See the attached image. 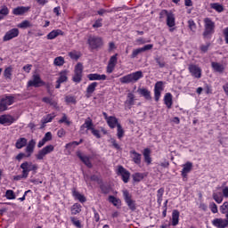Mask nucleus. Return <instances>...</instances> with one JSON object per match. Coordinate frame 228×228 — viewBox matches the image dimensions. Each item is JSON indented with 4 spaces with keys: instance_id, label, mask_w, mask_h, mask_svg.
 Returning <instances> with one entry per match:
<instances>
[{
    "instance_id": "nucleus-48",
    "label": "nucleus",
    "mask_w": 228,
    "mask_h": 228,
    "mask_svg": "<svg viewBox=\"0 0 228 228\" xmlns=\"http://www.w3.org/2000/svg\"><path fill=\"white\" fill-rule=\"evenodd\" d=\"M100 190H102V191L104 194H108V193H110V191H111V187H110V185H108V184H104L102 183L100 184Z\"/></svg>"
},
{
    "instance_id": "nucleus-2",
    "label": "nucleus",
    "mask_w": 228,
    "mask_h": 228,
    "mask_svg": "<svg viewBox=\"0 0 228 228\" xmlns=\"http://www.w3.org/2000/svg\"><path fill=\"white\" fill-rule=\"evenodd\" d=\"M203 22L205 28L203 31V37L210 39L215 34V21H212L211 18H205Z\"/></svg>"
},
{
    "instance_id": "nucleus-53",
    "label": "nucleus",
    "mask_w": 228,
    "mask_h": 228,
    "mask_svg": "<svg viewBox=\"0 0 228 228\" xmlns=\"http://www.w3.org/2000/svg\"><path fill=\"white\" fill-rule=\"evenodd\" d=\"M5 197L8 200H15V192L12 190H8L5 192Z\"/></svg>"
},
{
    "instance_id": "nucleus-34",
    "label": "nucleus",
    "mask_w": 228,
    "mask_h": 228,
    "mask_svg": "<svg viewBox=\"0 0 228 228\" xmlns=\"http://www.w3.org/2000/svg\"><path fill=\"white\" fill-rule=\"evenodd\" d=\"M180 213L178 210H173L172 212V225L175 227L179 224Z\"/></svg>"
},
{
    "instance_id": "nucleus-64",
    "label": "nucleus",
    "mask_w": 228,
    "mask_h": 228,
    "mask_svg": "<svg viewBox=\"0 0 228 228\" xmlns=\"http://www.w3.org/2000/svg\"><path fill=\"white\" fill-rule=\"evenodd\" d=\"M223 35L224 37L225 44L228 45V27L223 30Z\"/></svg>"
},
{
    "instance_id": "nucleus-50",
    "label": "nucleus",
    "mask_w": 228,
    "mask_h": 228,
    "mask_svg": "<svg viewBox=\"0 0 228 228\" xmlns=\"http://www.w3.org/2000/svg\"><path fill=\"white\" fill-rule=\"evenodd\" d=\"M71 213L72 215H77V213H81V205L75 204L71 208Z\"/></svg>"
},
{
    "instance_id": "nucleus-21",
    "label": "nucleus",
    "mask_w": 228,
    "mask_h": 228,
    "mask_svg": "<svg viewBox=\"0 0 228 228\" xmlns=\"http://www.w3.org/2000/svg\"><path fill=\"white\" fill-rule=\"evenodd\" d=\"M77 158L87 167V168H92L94 166L92 165V161H90V158L88 156H83V153L81 151L77 152Z\"/></svg>"
},
{
    "instance_id": "nucleus-7",
    "label": "nucleus",
    "mask_w": 228,
    "mask_h": 228,
    "mask_svg": "<svg viewBox=\"0 0 228 228\" xmlns=\"http://www.w3.org/2000/svg\"><path fill=\"white\" fill-rule=\"evenodd\" d=\"M116 174L117 175L121 177V180L123 181V183H125V184H127V183H129V179H131V173L123 166H118Z\"/></svg>"
},
{
    "instance_id": "nucleus-32",
    "label": "nucleus",
    "mask_w": 228,
    "mask_h": 228,
    "mask_svg": "<svg viewBox=\"0 0 228 228\" xmlns=\"http://www.w3.org/2000/svg\"><path fill=\"white\" fill-rule=\"evenodd\" d=\"M26 145H28V139L25 137L19 138L15 143L16 149H23V147H26Z\"/></svg>"
},
{
    "instance_id": "nucleus-41",
    "label": "nucleus",
    "mask_w": 228,
    "mask_h": 228,
    "mask_svg": "<svg viewBox=\"0 0 228 228\" xmlns=\"http://www.w3.org/2000/svg\"><path fill=\"white\" fill-rule=\"evenodd\" d=\"M210 7L212 10H216V12L218 13H222V12H224V5L220 4L219 3L210 4Z\"/></svg>"
},
{
    "instance_id": "nucleus-15",
    "label": "nucleus",
    "mask_w": 228,
    "mask_h": 228,
    "mask_svg": "<svg viewBox=\"0 0 228 228\" xmlns=\"http://www.w3.org/2000/svg\"><path fill=\"white\" fill-rule=\"evenodd\" d=\"M19 37V28H12L5 33L3 37L4 42H8L12 40V38H17Z\"/></svg>"
},
{
    "instance_id": "nucleus-20",
    "label": "nucleus",
    "mask_w": 228,
    "mask_h": 228,
    "mask_svg": "<svg viewBox=\"0 0 228 228\" xmlns=\"http://www.w3.org/2000/svg\"><path fill=\"white\" fill-rule=\"evenodd\" d=\"M130 158H132V161L135 165H142V154L138 153V151L134 150L130 151Z\"/></svg>"
},
{
    "instance_id": "nucleus-10",
    "label": "nucleus",
    "mask_w": 228,
    "mask_h": 228,
    "mask_svg": "<svg viewBox=\"0 0 228 228\" xmlns=\"http://www.w3.org/2000/svg\"><path fill=\"white\" fill-rule=\"evenodd\" d=\"M53 151H54V146L52 144L46 145L38 151V153L36 155V158L37 159H44L47 154H51Z\"/></svg>"
},
{
    "instance_id": "nucleus-57",
    "label": "nucleus",
    "mask_w": 228,
    "mask_h": 228,
    "mask_svg": "<svg viewBox=\"0 0 228 228\" xmlns=\"http://www.w3.org/2000/svg\"><path fill=\"white\" fill-rule=\"evenodd\" d=\"M220 211L221 213H223V215H226L228 214V201H225L220 208Z\"/></svg>"
},
{
    "instance_id": "nucleus-44",
    "label": "nucleus",
    "mask_w": 228,
    "mask_h": 228,
    "mask_svg": "<svg viewBox=\"0 0 228 228\" xmlns=\"http://www.w3.org/2000/svg\"><path fill=\"white\" fill-rule=\"evenodd\" d=\"M12 72H13V68H12V66L5 68L4 71V77H5V79H12Z\"/></svg>"
},
{
    "instance_id": "nucleus-55",
    "label": "nucleus",
    "mask_w": 228,
    "mask_h": 228,
    "mask_svg": "<svg viewBox=\"0 0 228 228\" xmlns=\"http://www.w3.org/2000/svg\"><path fill=\"white\" fill-rule=\"evenodd\" d=\"M209 47H211V43H207L206 45H201L200 46V51L201 53H208V51H209Z\"/></svg>"
},
{
    "instance_id": "nucleus-36",
    "label": "nucleus",
    "mask_w": 228,
    "mask_h": 228,
    "mask_svg": "<svg viewBox=\"0 0 228 228\" xmlns=\"http://www.w3.org/2000/svg\"><path fill=\"white\" fill-rule=\"evenodd\" d=\"M56 117V113L53 112L50 114H47L46 116H45L41 122L42 124H49V122H53V119Z\"/></svg>"
},
{
    "instance_id": "nucleus-23",
    "label": "nucleus",
    "mask_w": 228,
    "mask_h": 228,
    "mask_svg": "<svg viewBox=\"0 0 228 228\" xmlns=\"http://www.w3.org/2000/svg\"><path fill=\"white\" fill-rule=\"evenodd\" d=\"M31 10L29 6H18L12 10L13 15H24V13H28Z\"/></svg>"
},
{
    "instance_id": "nucleus-14",
    "label": "nucleus",
    "mask_w": 228,
    "mask_h": 228,
    "mask_svg": "<svg viewBox=\"0 0 228 228\" xmlns=\"http://www.w3.org/2000/svg\"><path fill=\"white\" fill-rule=\"evenodd\" d=\"M152 47H154V45L150 44V45H146L141 48H137L133 50L132 54L130 55V58H136V56H138V54L142 53H145V51H151V49H152Z\"/></svg>"
},
{
    "instance_id": "nucleus-39",
    "label": "nucleus",
    "mask_w": 228,
    "mask_h": 228,
    "mask_svg": "<svg viewBox=\"0 0 228 228\" xmlns=\"http://www.w3.org/2000/svg\"><path fill=\"white\" fill-rule=\"evenodd\" d=\"M126 97L127 99L125 102V104L127 106H134V94L133 93H128Z\"/></svg>"
},
{
    "instance_id": "nucleus-56",
    "label": "nucleus",
    "mask_w": 228,
    "mask_h": 228,
    "mask_svg": "<svg viewBox=\"0 0 228 228\" xmlns=\"http://www.w3.org/2000/svg\"><path fill=\"white\" fill-rule=\"evenodd\" d=\"M188 27L191 31H195L197 29V24L191 19L188 20Z\"/></svg>"
},
{
    "instance_id": "nucleus-6",
    "label": "nucleus",
    "mask_w": 228,
    "mask_h": 228,
    "mask_svg": "<svg viewBox=\"0 0 228 228\" xmlns=\"http://www.w3.org/2000/svg\"><path fill=\"white\" fill-rule=\"evenodd\" d=\"M83 63H77L74 69V75L72 77L73 83L79 84L81 81H83Z\"/></svg>"
},
{
    "instance_id": "nucleus-42",
    "label": "nucleus",
    "mask_w": 228,
    "mask_h": 228,
    "mask_svg": "<svg viewBox=\"0 0 228 228\" xmlns=\"http://www.w3.org/2000/svg\"><path fill=\"white\" fill-rule=\"evenodd\" d=\"M18 28H20L21 29H27V28H33V24H31V21L25 20L18 24Z\"/></svg>"
},
{
    "instance_id": "nucleus-47",
    "label": "nucleus",
    "mask_w": 228,
    "mask_h": 228,
    "mask_svg": "<svg viewBox=\"0 0 228 228\" xmlns=\"http://www.w3.org/2000/svg\"><path fill=\"white\" fill-rule=\"evenodd\" d=\"M134 183H140L143 181V173H135L132 175Z\"/></svg>"
},
{
    "instance_id": "nucleus-28",
    "label": "nucleus",
    "mask_w": 228,
    "mask_h": 228,
    "mask_svg": "<svg viewBox=\"0 0 228 228\" xmlns=\"http://www.w3.org/2000/svg\"><path fill=\"white\" fill-rule=\"evenodd\" d=\"M142 156L144 158V163H146V165H151V163H152V158H151V149L145 148L143 150Z\"/></svg>"
},
{
    "instance_id": "nucleus-51",
    "label": "nucleus",
    "mask_w": 228,
    "mask_h": 228,
    "mask_svg": "<svg viewBox=\"0 0 228 228\" xmlns=\"http://www.w3.org/2000/svg\"><path fill=\"white\" fill-rule=\"evenodd\" d=\"M155 61H156L157 64H159V67L160 69H164L166 63H165V61L163 60V57L157 56L155 58Z\"/></svg>"
},
{
    "instance_id": "nucleus-25",
    "label": "nucleus",
    "mask_w": 228,
    "mask_h": 228,
    "mask_svg": "<svg viewBox=\"0 0 228 228\" xmlns=\"http://www.w3.org/2000/svg\"><path fill=\"white\" fill-rule=\"evenodd\" d=\"M107 124L110 129H115V127H118V125H120V123H118V118L115 116H110Z\"/></svg>"
},
{
    "instance_id": "nucleus-58",
    "label": "nucleus",
    "mask_w": 228,
    "mask_h": 228,
    "mask_svg": "<svg viewBox=\"0 0 228 228\" xmlns=\"http://www.w3.org/2000/svg\"><path fill=\"white\" fill-rule=\"evenodd\" d=\"M164 193H165V189L164 188H160V189L158 190V191H157L158 200H163Z\"/></svg>"
},
{
    "instance_id": "nucleus-8",
    "label": "nucleus",
    "mask_w": 228,
    "mask_h": 228,
    "mask_svg": "<svg viewBox=\"0 0 228 228\" xmlns=\"http://www.w3.org/2000/svg\"><path fill=\"white\" fill-rule=\"evenodd\" d=\"M43 85H45V82L42 80V77H40V75L35 74L32 76V80H28L27 83L28 88L34 86V88H39V86H43Z\"/></svg>"
},
{
    "instance_id": "nucleus-46",
    "label": "nucleus",
    "mask_w": 228,
    "mask_h": 228,
    "mask_svg": "<svg viewBox=\"0 0 228 228\" xmlns=\"http://www.w3.org/2000/svg\"><path fill=\"white\" fill-rule=\"evenodd\" d=\"M65 102L67 104H77V100L76 96L67 95L65 97Z\"/></svg>"
},
{
    "instance_id": "nucleus-54",
    "label": "nucleus",
    "mask_w": 228,
    "mask_h": 228,
    "mask_svg": "<svg viewBox=\"0 0 228 228\" xmlns=\"http://www.w3.org/2000/svg\"><path fill=\"white\" fill-rule=\"evenodd\" d=\"M214 200H224V192L216 191L213 194Z\"/></svg>"
},
{
    "instance_id": "nucleus-59",
    "label": "nucleus",
    "mask_w": 228,
    "mask_h": 228,
    "mask_svg": "<svg viewBox=\"0 0 228 228\" xmlns=\"http://www.w3.org/2000/svg\"><path fill=\"white\" fill-rule=\"evenodd\" d=\"M122 193H123V197L126 200H131L132 196H131V193H129V191L125 189L122 191Z\"/></svg>"
},
{
    "instance_id": "nucleus-45",
    "label": "nucleus",
    "mask_w": 228,
    "mask_h": 228,
    "mask_svg": "<svg viewBox=\"0 0 228 228\" xmlns=\"http://www.w3.org/2000/svg\"><path fill=\"white\" fill-rule=\"evenodd\" d=\"M72 195H73L75 200H85V195L81 194L76 189H73Z\"/></svg>"
},
{
    "instance_id": "nucleus-37",
    "label": "nucleus",
    "mask_w": 228,
    "mask_h": 228,
    "mask_svg": "<svg viewBox=\"0 0 228 228\" xmlns=\"http://www.w3.org/2000/svg\"><path fill=\"white\" fill-rule=\"evenodd\" d=\"M68 54H69V58L71 60H75V61H77V60H79V58H81V56H82L81 52H78L76 50L69 52Z\"/></svg>"
},
{
    "instance_id": "nucleus-38",
    "label": "nucleus",
    "mask_w": 228,
    "mask_h": 228,
    "mask_svg": "<svg viewBox=\"0 0 228 228\" xmlns=\"http://www.w3.org/2000/svg\"><path fill=\"white\" fill-rule=\"evenodd\" d=\"M69 79V77H67V70H62L59 73V78L57 79V81H59V83H67V80Z\"/></svg>"
},
{
    "instance_id": "nucleus-33",
    "label": "nucleus",
    "mask_w": 228,
    "mask_h": 228,
    "mask_svg": "<svg viewBox=\"0 0 228 228\" xmlns=\"http://www.w3.org/2000/svg\"><path fill=\"white\" fill-rule=\"evenodd\" d=\"M42 102H45V104H49L50 106H53V108H58V102L56 101H53L51 97H43Z\"/></svg>"
},
{
    "instance_id": "nucleus-30",
    "label": "nucleus",
    "mask_w": 228,
    "mask_h": 228,
    "mask_svg": "<svg viewBox=\"0 0 228 228\" xmlns=\"http://www.w3.org/2000/svg\"><path fill=\"white\" fill-rule=\"evenodd\" d=\"M87 129L88 131H92L94 129V121L91 118H87L85 123L80 126V129Z\"/></svg>"
},
{
    "instance_id": "nucleus-62",
    "label": "nucleus",
    "mask_w": 228,
    "mask_h": 228,
    "mask_svg": "<svg viewBox=\"0 0 228 228\" xmlns=\"http://www.w3.org/2000/svg\"><path fill=\"white\" fill-rule=\"evenodd\" d=\"M110 143L112 144V147L116 149L117 151H120V144L117 142V140L115 138L110 139Z\"/></svg>"
},
{
    "instance_id": "nucleus-26",
    "label": "nucleus",
    "mask_w": 228,
    "mask_h": 228,
    "mask_svg": "<svg viewBox=\"0 0 228 228\" xmlns=\"http://www.w3.org/2000/svg\"><path fill=\"white\" fill-rule=\"evenodd\" d=\"M174 96L170 93H167L164 96V103L168 110L172 108V104H174Z\"/></svg>"
},
{
    "instance_id": "nucleus-19",
    "label": "nucleus",
    "mask_w": 228,
    "mask_h": 228,
    "mask_svg": "<svg viewBox=\"0 0 228 228\" xmlns=\"http://www.w3.org/2000/svg\"><path fill=\"white\" fill-rule=\"evenodd\" d=\"M107 77L105 74L91 73L87 75L89 81H106Z\"/></svg>"
},
{
    "instance_id": "nucleus-24",
    "label": "nucleus",
    "mask_w": 228,
    "mask_h": 228,
    "mask_svg": "<svg viewBox=\"0 0 228 228\" xmlns=\"http://www.w3.org/2000/svg\"><path fill=\"white\" fill-rule=\"evenodd\" d=\"M137 92L139 95L142 97H144L146 101H152V96L151 95V91L149 89L142 87V88H138Z\"/></svg>"
},
{
    "instance_id": "nucleus-63",
    "label": "nucleus",
    "mask_w": 228,
    "mask_h": 228,
    "mask_svg": "<svg viewBox=\"0 0 228 228\" xmlns=\"http://www.w3.org/2000/svg\"><path fill=\"white\" fill-rule=\"evenodd\" d=\"M93 28H102V19L100 18L94 21V24H93Z\"/></svg>"
},
{
    "instance_id": "nucleus-27",
    "label": "nucleus",
    "mask_w": 228,
    "mask_h": 228,
    "mask_svg": "<svg viewBox=\"0 0 228 228\" xmlns=\"http://www.w3.org/2000/svg\"><path fill=\"white\" fill-rule=\"evenodd\" d=\"M166 22L168 28H174L175 26V15L174 12H170V13L167 14Z\"/></svg>"
},
{
    "instance_id": "nucleus-11",
    "label": "nucleus",
    "mask_w": 228,
    "mask_h": 228,
    "mask_svg": "<svg viewBox=\"0 0 228 228\" xmlns=\"http://www.w3.org/2000/svg\"><path fill=\"white\" fill-rule=\"evenodd\" d=\"M117 56H118V53H116L110 58L106 68L107 74H111L113 73V70H115V67H117V63L118 61Z\"/></svg>"
},
{
    "instance_id": "nucleus-9",
    "label": "nucleus",
    "mask_w": 228,
    "mask_h": 228,
    "mask_svg": "<svg viewBox=\"0 0 228 228\" xmlns=\"http://www.w3.org/2000/svg\"><path fill=\"white\" fill-rule=\"evenodd\" d=\"M188 70L192 77H195L196 79H200L202 77V69H200L199 65L190 64Z\"/></svg>"
},
{
    "instance_id": "nucleus-60",
    "label": "nucleus",
    "mask_w": 228,
    "mask_h": 228,
    "mask_svg": "<svg viewBox=\"0 0 228 228\" xmlns=\"http://www.w3.org/2000/svg\"><path fill=\"white\" fill-rule=\"evenodd\" d=\"M70 220L75 227L81 228V222L77 218L71 217Z\"/></svg>"
},
{
    "instance_id": "nucleus-61",
    "label": "nucleus",
    "mask_w": 228,
    "mask_h": 228,
    "mask_svg": "<svg viewBox=\"0 0 228 228\" xmlns=\"http://www.w3.org/2000/svg\"><path fill=\"white\" fill-rule=\"evenodd\" d=\"M170 15V12H168L167 9H163L159 12V19H165V17H168Z\"/></svg>"
},
{
    "instance_id": "nucleus-29",
    "label": "nucleus",
    "mask_w": 228,
    "mask_h": 228,
    "mask_svg": "<svg viewBox=\"0 0 228 228\" xmlns=\"http://www.w3.org/2000/svg\"><path fill=\"white\" fill-rule=\"evenodd\" d=\"M60 35H63V31H61V29H53L50 33H48L46 38L48 40H54V38L60 37Z\"/></svg>"
},
{
    "instance_id": "nucleus-35",
    "label": "nucleus",
    "mask_w": 228,
    "mask_h": 228,
    "mask_svg": "<svg viewBox=\"0 0 228 228\" xmlns=\"http://www.w3.org/2000/svg\"><path fill=\"white\" fill-rule=\"evenodd\" d=\"M10 14V9H8V6L2 5L0 9V20H3L7 15Z\"/></svg>"
},
{
    "instance_id": "nucleus-22",
    "label": "nucleus",
    "mask_w": 228,
    "mask_h": 228,
    "mask_svg": "<svg viewBox=\"0 0 228 228\" xmlns=\"http://www.w3.org/2000/svg\"><path fill=\"white\" fill-rule=\"evenodd\" d=\"M37 145V142H35V140L31 139L26 149H25V152L27 153V158H30L31 154H33V152H35V146Z\"/></svg>"
},
{
    "instance_id": "nucleus-3",
    "label": "nucleus",
    "mask_w": 228,
    "mask_h": 228,
    "mask_svg": "<svg viewBox=\"0 0 228 228\" xmlns=\"http://www.w3.org/2000/svg\"><path fill=\"white\" fill-rule=\"evenodd\" d=\"M21 173H23V177H28L29 172H35L38 170V165L33 164L31 161H25L20 164Z\"/></svg>"
},
{
    "instance_id": "nucleus-49",
    "label": "nucleus",
    "mask_w": 228,
    "mask_h": 228,
    "mask_svg": "<svg viewBox=\"0 0 228 228\" xmlns=\"http://www.w3.org/2000/svg\"><path fill=\"white\" fill-rule=\"evenodd\" d=\"M84 140L83 139H80L79 142H77V141H73L71 142H69L65 145V148L66 149H70L71 147H74V146H77V145H81V143H83Z\"/></svg>"
},
{
    "instance_id": "nucleus-43",
    "label": "nucleus",
    "mask_w": 228,
    "mask_h": 228,
    "mask_svg": "<svg viewBox=\"0 0 228 228\" xmlns=\"http://www.w3.org/2000/svg\"><path fill=\"white\" fill-rule=\"evenodd\" d=\"M86 183L91 181L92 183H97V184H102V179L96 175H91L90 179H86Z\"/></svg>"
},
{
    "instance_id": "nucleus-4",
    "label": "nucleus",
    "mask_w": 228,
    "mask_h": 228,
    "mask_svg": "<svg viewBox=\"0 0 228 228\" xmlns=\"http://www.w3.org/2000/svg\"><path fill=\"white\" fill-rule=\"evenodd\" d=\"M87 44L91 51H95L96 49H101L104 45L102 37L97 36H90L87 39Z\"/></svg>"
},
{
    "instance_id": "nucleus-40",
    "label": "nucleus",
    "mask_w": 228,
    "mask_h": 228,
    "mask_svg": "<svg viewBox=\"0 0 228 228\" xmlns=\"http://www.w3.org/2000/svg\"><path fill=\"white\" fill-rule=\"evenodd\" d=\"M53 65H55V67H63V65H65V58L61 56L56 57L53 61Z\"/></svg>"
},
{
    "instance_id": "nucleus-12",
    "label": "nucleus",
    "mask_w": 228,
    "mask_h": 228,
    "mask_svg": "<svg viewBox=\"0 0 228 228\" xmlns=\"http://www.w3.org/2000/svg\"><path fill=\"white\" fill-rule=\"evenodd\" d=\"M163 85H164L163 81H158L155 84V86H154V99H155L156 102H159V99L161 97V92H163V90H164Z\"/></svg>"
},
{
    "instance_id": "nucleus-13",
    "label": "nucleus",
    "mask_w": 228,
    "mask_h": 228,
    "mask_svg": "<svg viewBox=\"0 0 228 228\" xmlns=\"http://www.w3.org/2000/svg\"><path fill=\"white\" fill-rule=\"evenodd\" d=\"M182 167H183V169L181 171V175L183 179H188V175L190 174V172H191V170H193V163L187 161Z\"/></svg>"
},
{
    "instance_id": "nucleus-17",
    "label": "nucleus",
    "mask_w": 228,
    "mask_h": 228,
    "mask_svg": "<svg viewBox=\"0 0 228 228\" xmlns=\"http://www.w3.org/2000/svg\"><path fill=\"white\" fill-rule=\"evenodd\" d=\"M215 227L225 228L228 225V213L226 214V219L216 218L212 221Z\"/></svg>"
},
{
    "instance_id": "nucleus-5",
    "label": "nucleus",
    "mask_w": 228,
    "mask_h": 228,
    "mask_svg": "<svg viewBox=\"0 0 228 228\" xmlns=\"http://www.w3.org/2000/svg\"><path fill=\"white\" fill-rule=\"evenodd\" d=\"M15 102V96L12 94L5 95L4 98L0 100V113L3 111H6L8 110V106H12Z\"/></svg>"
},
{
    "instance_id": "nucleus-18",
    "label": "nucleus",
    "mask_w": 228,
    "mask_h": 228,
    "mask_svg": "<svg viewBox=\"0 0 228 228\" xmlns=\"http://www.w3.org/2000/svg\"><path fill=\"white\" fill-rule=\"evenodd\" d=\"M97 86H99L98 82H93L87 86L86 90V97L87 99H90V97H92L94 92H95V90L97 89Z\"/></svg>"
},
{
    "instance_id": "nucleus-31",
    "label": "nucleus",
    "mask_w": 228,
    "mask_h": 228,
    "mask_svg": "<svg viewBox=\"0 0 228 228\" xmlns=\"http://www.w3.org/2000/svg\"><path fill=\"white\" fill-rule=\"evenodd\" d=\"M211 67L215 72H219V74H222L225 70V67L218 62H211Z\"/></svg>"
},
{
    "instance_id": "nucleus-16",
    "label": "nucleus",
    "mask_w": 228,
    "mask_h": 228,
    "mask_svg": "<svg viewBox=\"0 0 228 228\" xmlns=\"http://www.w3.org/2000/svg\"><path fill=\"white\" fill-rule=\"evenodd\" d=\"M15 122V118L12 115H2L0 116V124L2 126H12Z\"/></svg>"
},
{
    "instance_id": "nucleus-1",
    "label": "nucleus",
    "mask_w": 228,
    "mask_h": 228,
    "mask_svg": "<svg viewBox=\"0 0 228 228\" xmlns=\"http://www.w3.org/2000/svg\"><path fill=\"white\" fill-rule=\"evenodd\" d=\"M143 77V72L142 70L135 71L130 74H127L119 78V82L121 85H129L138 83L140 79Z\"/></svg>"
},
{
    "instance_id": "nucleus-52",
    "label": "nucleus",
    "mask_w": 228,
    "mask_h": 228,
    "mask_svg": "<svg viewBox=\"0 0 228 228\" xmlns=\"http://www.w3.org/2000/svg\"><path fill=\"white\" fill-rule=\"evenodd\" d=\"M117 129H118L117 136L118 140H122V138H124V128H122V125H118Z\"/></svg>"
}]
</instances>
